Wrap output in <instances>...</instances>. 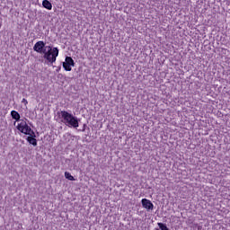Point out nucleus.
Masks as SVG:
<instances>
[{
    "instance_id": "7ed1b4c3",
    "label": "nucleus",
    "mask_w": 230,
    "mask_h": 230,
    "mask_svg": "<svg viewBox=\"0 0 230 230\" xmlns=\"http://www.w3.org/2000/svg\"><path fill=\"white\" fill-rule=\"evenodd\" d=\"M16 128L22 134H25V136L35 137V131H33V129H31V128L28 126V123H26L25 120H21V122L18 123V125L16 126Z\"/></svg>"
},
{
    "instance_id": "0eeeda50",
    "label": "nucleus",
    "mask_w": 230,
    "mask_h": 230,
    "mask_svg": "<svg viewBox=\"0 0 230 230\" xmlns=\"http://www.w3.org/2000/svg\"><path fill=\"white\" fill-rule=\"evenodd\" d=\"M42 6H43V8H46L47 10L53 9V4H51V2H49V0H43Z\"/></svg>"
},
{
    "instance_id": "f03ea898",
    "label": "nucleus",
    "mask_w": 230,
    "mask_h": 230,
    "mask_svg": "<svg viewBox=\"0 0 230 230\" xmlns=\"http://www.w3.org/2000/svg\"><path fill=\"white\" fill-rule=\"evenodd\" d=\"M59 118H61L62 123L66 124L69 128H78L80 127V119L77 117H75L73 113L69 111H61L58 112Z\"/></svg>"
},
{
    "instance_id": "9d476101",
    "label": "nucleus",
    "mask_w": 230,
    "mask_h": 230,
    "mask_svg": "<svg viewBox=\"0 0 230 230\" xmlns=\"http://www.w3.org/2000/svg\"><path fill=\"white\" fill-rule=\"evenodd\" d=\"M22 103H24V105H28V100L22 99Z\"/></svg>"
},
{
    "instance_id": "423d86ee",
    "label": "nucleus",
    "mask_w": 230,
    "mask_h": 230,
    "mask_svg": "<svg viewBox=\"0 0 230 230\" xmlns=\"http://www.w3.org/2000/svg\"><path fill=\"white\" fill-rule=\"evenodd\" d=\"M35 137H37L35 133H34V137L33 136H29L27 137L28 143H30V145H32L33 146H37V138H35Z\"/></svg>"
},
{
    "instance_id": "1a4fd4ad",
    "label": "nucleus",
    "mask_w": 230,
    "mask_h": 230,
    "mask_svg": "<svg viewBox=\"0 0 230 230\" xmlns=\"http://www.w3.org/2000/svg\"><path fill=\"white\" fill-rule=\"evenodd\" d=\"M65 178L67 179L68 181H75V177L71 175L68 172H65Z\"/></svg>"
},
{
    "instance_id": "9b49d317",
    "label": "nucleus",
    "mask_w": 230,
    "mask_h": 230,
    "mask_svg": "<svg viewBox=\"0 0 230 230\" xmlns=\"http://www.w3.org/2000/svg\"><path fill=\"white\" fill-rule=\"evenodd\" d=\"M82 132H85V124L84 125V128L82 129Z\"/></svg>"
},
{
    "instance_id": "f8f14e48",
    "label": "nucleus",
    "mask_w": 230,
    "mask_h": 230,
    "mask_svg": "<svg viewBox=\"0 0 230 230\" xmlns=\"http://www.w3.org/2000/svg\"><path fill=\"white\" fill-rule=\"evenodd\" d=\"M154 230H159V228H155Z\"/></svg>"
},
{
    "instance_id": "f257e3e1",
    "label": "nucleus",
    "mask_w": 230,
    "mask_h": 230,
    "mask_svg": "<svg viewBox=\"0 0 230 230\" xmlns=\"http://www.w3.org/2000/svg\"><path fill=\"white\" fill-rule=\"evenodd\" d=\"M45 47L46 43H44V41H38L35 43L33 49L37 53H44V58H46L48 62H50V64L57 62V57H58V48L51 49V47H49V50L46 52V49H44Z\"/></svg>"
},
{
    "instance_id": "20e7f679",
    "label": "nucleus",
    "mask_w": 230,
    "mask_h": 230,
    "mask_svg": "<svg viewBox=\"0 0 230 230\" xmlns=\"http://www.w3.org/2000/svg\"><path fill=\"white\" fill-rule=\"evenodd\" d=\"M63 67L65 71H71L72 67H75V60H73V58L66 57L65 62H63Z\"/></svg>"
},
{
    "instance_id": "6e6552de",
    "label": "nucleus",
    "mask_w": 230,
    "mask_h": 230,
    "mask_svg": "<svg viewBox=\"0 0 230 230\" xmlns=\"http://www.w3.org/2000/svg\"><path fill=\"white\" fill-rule=\"evenodd\" d=\"M11 116H12L13 119H15L16 121H19V119H21V115L16 111H12Z\"/></svg>"
},
{
    "instance_id": "39448f33",
    "label": "nucleus",
    "mask_w": 230,
    "mask_h": 230,
    "mask_svg": "<svg viewBox=\"0 0 230 230\" xmlns=\"http://www.w3.org/2000/svg\"><path fill=\"white\" fill-rule=\"evenodd\" d=\"M143 208L146 209L147 211H153L154 210V203L150 201V199H142L141 200Z\"/></svg>"
}]
</instances>
